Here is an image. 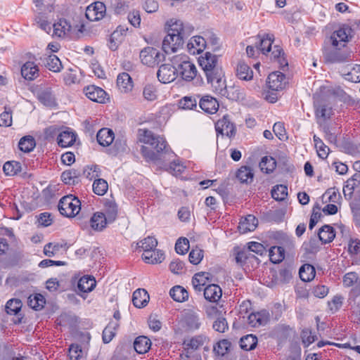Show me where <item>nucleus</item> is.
Listing matches in <instances>:
<instances>
[{"label": "nucleus", "instance_id": "nucleus-56", "mask_svg": "<svg viewBox=\"0 0 360 360\" xmlns=\"http://www.w3.org/2000/svg\"><path fill=\"white\" fill-rule=\"evenodd\" d=\"M345 79L352 82H360V65H355L345 74Z\"/></svg>", "mask_w": 360, "mask_h": 360}, {"label": "nucleus", "instance_id": "nucleus-40", "mask_svg": "<svg viewBox=\"0 0 360 360\" xmlns=\"http://www.w3.org/2000/svg\"><path fill=\"white\" fill-rule=\"evenodd\" d=\"M276 167V162L272 157L265 156L259 162V167L262 172L266 174L272 172Z\"/></svg>", "mask_w": 360, "mask_h": 360}, {"label": "nucleus", "instance_id": "nucleus-33", "mask_svg": "<svg viewBox=\"0 0 360 360\" xmlns=\"http://www.w3.org/2000/svg\"><path fill=\"white\" fill-rule=\"evenodd\" d=\"M120 324L117 321H110L103 331V340L105 343L110 342L116 334Z\"/></svg>", "mask_w": 360, "mask_h": 360}, {"label": "nucleus", "instance_id": "nucleus-12", "mask_svg": "<svg viewBox=\"0 0 360 360\" xmlns=\"http://www.w3.org/2000/svg\"><path fill=\"white\" fill-rule=\"evenodd\" d=\"M84 92L88 98L96 103H104L108 99L106 92L103 89L94 85L85 87Z\"/></svg>", "mask_w": 360, "mask_h": 360}, {"label": "nucleus", "instance_id": "nucleus-14", "mask_svg": "<svg viewBox=\"0 0 360 360\" xmlns=\"http://www.w3.org/2000/svg\"><path fill=\"white\" fill-rule=\"evenodd\" d=\"M351 30V28L348 27H341L331 34L328 43L334 46L340 44L342 46H345V43L349 40L348 37Z\"/></svg>", "mask_w": 360, "mask_h": 360}, {"label": "nucleus", "instance_id": "nucleus-57", "mask_svg": "<svg viewBox=\"0 0 360 360\" xmlns=\"http://www.w3.org/2000/svg\"><path fill=\"white\" fill-rule=\"evenodd\" d=\"M189 249V241L187 238H179L175 244V250L178 254L184 255Z\"/></svg>", "mask_w": 360, "mask_h": 360}, {"label": "nucleus", "instance_id": "nucleus-55", "mask_svg": "<svg viewBox=\"0 0 360 360\" xmlns=\"http://www.w3.org/2000/svg\"><path fill=\"white\" fill-rule=\"evenodd\" d=\"M212 327L214 330L219 333H224L228 330L229 325L226 319L224 317L219 316L214 321Z\"/></svg>", "mask_w": 360, "mask_h": 360}, {"label": "nucleus", "instance_id": "nucleus-62", "mask_svg": "<svg viewBox=\"0 0 360 360\" xmlns=\"http://www.w3.org/2000/svg\"><path fill=\"white\" fill-rule=\"evenodd\" d=\"M82 356L80 346L72 345L69 349V356L71 360H79Z\"/></svg>", "mask_w": 360, "mask_h": 360}, {"label": "nucleus", "instance_id": "nucleus-36", "mask_svg": "<svg viewBox=\"0 0 360 360\" xmlns=\"http://www.w3.org/2000/svg\"><path fill=\"white\" fill-rule=\"evenodd\" d=\"M257 344V338L252 334L247 335L240 338V345L242 349L250 351L254 349Z\"/></svg>", "mask_w": 360, "mask_h": 360}, {"label": "nucleus", "instance_id": "nucleus-18", "mask_svg": "<svg viewBox=\"0 0 360 360\" xmlns=\"http://www.w3.org/2000/svg\"><path fill=\"white\" fill-rule=\"evenodd\" d=\"M258 225V219L252 214H248L239 222L238 230L240 233L253 231Z\"/></svg>", "mask_w": 360, "mask_h": 360}, {"label": "nucleus", "instance_id": "nucleus-52", "mask_svg": "<svg viewBox=\"0 0 360 360\" xmlns=\"http://www.w3.org/2000/svg\"><path fill=\"white\" fill-rule=\"evenodd\" d=\"M39 101L47 106L55 105V97L49 89H46L39 94Z\"/></svg>", "mask_w": 360, "mask_h": 360}, {"label": "nucleus", "instance_id": "nucleus-59", "mask_svg": "<svg viewBox=\"0 0 360 360\" xmlns=\"http://www.w3.org/2000/svg\"><path fill=\"white\" fill-rule=\"evenodd\" d=\"M203 258V252L200 249L192 250L188 256L189 261L193 264H198Z\"/></svg>", "mask_w": 360, "mask_h": 360}, {"label": "nucleus", "instance_id": "nucleus-34", "mask_svg": "<svg viewBox=\"0 0 360 360\" xmlns=\"http://www.w3.org/2000/svg\"><path fill=\"white\" fill-rule=\"evenodd\" d=\"M45 66L51 71L58 72L63 66L60 59L55 55H49L44 58Z\"/></svg>", "mask_w": 360, "mask_h": 360}, {"label": "nucleus", "instance_id": "nucleus-38", "mask_svg": "<svg viewBox=\"0 0 360 360\" xmlns=\"http://www.w3.org/2000/svg\"><path fill=\"white\" fill-rule=\"evenodd\" d=\"M3 170L6 175H16L22 170L21 164L17 161H8L4 165Z\"/></svg>", "mask_w": 360, "mask_h": 360}, {"label": "nucleus", "instance_id": "nucleus-35", "mask_svg": "<svg viewBox=\"0 0 360 360\" xmlns=\"http://www.w3.org/2000/svg\"><path fill=\"white\" fill-rule=\"evenodd\" d=\"M205 38V34L203 36L193 37L188 44V48H194L197 53L202 51L207 47Z\"/></svg>", "mask_w": 360, "mask_h": 360}, {"label": "nucleus", "instance_id": "nucleus-63", "mask_svg": "<svg viewBox=\"0 0 360 360\" xmlns=\"http://www.w3.org/2000/svg\"><path fill=\"white\" fill-rule=\"evenodd\" d=\"M348 251L352 255H358L360 253V240L357 238H351L348 243Z\"/></svg>", "mask_w": 360, "mask_h": 360}, {"label": "nucleus", "instance_id": "nucleus-15", "mask_svg": "<svg viewBox=\"0 0 360 360\" xmlns=\"http://www.w3.org/2000/svg\"><path fill=\"white\" fill-rule=\"evenodd\" d=\"M267 84L270 90L277 91L284 89L285 86V76L281 72H274L269 74Z\"/></svg>", "mask_w": 360, "mask_h": 360}, {"label": "nucleus", "instance_id": "nucleus-32", "mask_svg": "<svg viewBox=\"0 0 360 360\" xmlns=\"http://www.w3.org/2000/svg\"><path fill=\"white\" fill-rule=\"evenodd\" d=\"M319 238L323 243H330L335 238L334 229L329 225H325L319 229Z\"/></svg>", "mask_w": 360, "mask_h": 360}, {"label": "nucleus", "instance_id": "nucleus-64", "mask_svg": "<svg viewBox=\"0 0 360 360\" xmlns=\"http://www.w3.org/2000/svg\"><path fill=\"white\" fill-rule=\"evenodd\" d=\"M34 21L36 24L46 33L49 34L51 32V26L50 23L42 15L37 16Z\"/></svg>", "mask_w": 360, "mask_h": 360}, {"label": "nucleus", "instance_id": "nucleus-46", "mask_svg": "<svg viewBox=\"0 0 360 360\" xmlns=\"http://www.w3.org/2000/svg\"><path fill=\"white\" fill-rule=\"evenodd\" d=\"M22 302L18 299H11L6 304V311L11 315L17 314L21 309Z\"/></svg>", "mask_w": 360, "mask_h": 360}, {"label": "nucleus", "instance_id": "nucleus-2", "mask_svg": "<svg viewBox=\"0 0 360 360\" xmlns=\"http://www.w3.org/2000/svg\"><path fill=\"white\" fill-rule=\"evenodd\" d=\"M214 277L208 272L196 273L192 278V284L195 290L203 292H222L221 288L217 284L212 283Z\"/></svg>", "mask_w": 360, "mask_h": 360}, {"label": "nucleus", "instance_id": "nucleus-16", "mask_svg": "<svg viewBox=\"0 0 360 360\" xmlns=\"http://www.w3.org/2000/svg\"><path fill=\"white\" fill-rule=\"evenodd\" d=\"M269 319V314L266 310L251 313L248 316V323L251 327H257L266 324Z\"/></svg>", "mask_w": 360, "mask_h": 360}, {"label": "nucleus", "instance_id": "nucleus-37", "mask_svg": "<svg viewBox=\"0 0 360 360\" xmlns=\"http://www.w3.org/2000/svg\"><path fill=\"white\" fill-rule=\"evenodd\" d=\"M35 146V140L31 136H25L22 137L18 143L20 150L25 153H30L34 148Z\"/></svg>", "mask_w": 360, "mask_h": 360}, {"label": "nucleus", "instance_id": "nucleus-23", "mask_svg": "<svg viewBox=\"0 0 360 360\" xmlns=\"http://www.w3.org/2000/svg\"><path fill=\"white\" fill-rule=\"evenodd\" d=\"M22 76L27 80H33L39 75V69L34 62L28 61L21 68Z\"/></svg>", "mask_w": 360, "mask_h": 360}, {"label": "nucleus", "instance_id": "nucleus-24", "mask_svg": "<svg viewBox=\"0 0 360 360\" xmlns=\"http://www.w3.org/2000/svg\"><path fill=\"white\" fill-rule=\"evenodd\" d=\"M58 144L63 148L68 147L75 143L76 140V134L69 130L60 132L57 138Z\"/></svg>", "mask_w": 360, "mask_h": 360}, {"label": "nucleus", "instance_id": "nucleus-20", "mask_svg": "<svg viewBox=\"0 0 360 360\" xmlns=\"http://www.w3.org/2000/svg\"><path fill=\"white\" fill-rule=\"evenodd\" d=\"M96 285L95 278L92 276H84L77 282V289L80 292H90Z\"/></svg>", "mask_w": 360, "mask_h": 360}, {"label": "nucleus", "instance_id": "nucleus-30", "mask_svg": "<svg viewBox=\"0 0 360 360\" xmlns=\"http://www.w3.org/2000/svg\"><path fill=\"white\" fill-rule=\"evenodd\" d=\"M28 305L34 310H40L46 304V300L43 294H30L27 298Z\"/></svg>", "mask_w": 360, "mask_h": 360}, {"label": "nucleus", "instance_id": "nucleus-31", "mask_svg": "<svg viewBox=\"0 0 360 360\" xmlns=\"http://www.w3.org/2000/svg\"><path fill=\"white\" fill-rule=\"evenodd\" d=\"M117 85L122 91L127 92L131 90L132 81L129 75L127 72L119 74L117 78Z\"/></svg>", "mask_w": 360, "mask_h": 360}, {"label": "nucleus", "instance_id": "nucleus-26", "mask_svg": "<svg viewBox=\"0 0 360 360\" xmlns=\"http://www.w3.org/2000/svg\"><path fill=\"white\" fill-rule=\"evenodd\" d=\"M53 34L58 37H63L68 34L71 31L70 24L65 19H60L53 25Z\"/></svg>", "mask_w": 360, "mask_h": 360}, {"label": "nucleus", "instance_id": "nucleus-29", "mask_svg": "<svg viewBox=\"0 0 360 360\" xmlns=\"http://www.w3.org/2000/svg\"><path fill=\"white\" fill-rule=\"evenodd\" d=\"M151 345L150 339L146 336H139L136 338L134 342V347L135 351L139 354L146 353Z\"/></svg>", "mask_w": 360, "mask_h": 360}, {"label": "nucleus", "instance_id": "nucleus-49", "mask_svg": "<svg viewBox=\"0 0 360 360\" xmlns=\"http://www.w3.org/2000/svg\"><path fill=\"white\" fill-rule=\"evenodd\" d=\"M140 243L141 245L137 243V248H141V250L144 252L155 249L158 245V241L155 238L148 236L141 240Z\"/></svg>", "mask_w": 360, "mask_h": 360}, {"label": "nucleus", "instance_id": "nucleus-4", "mask_svg": "<svg viewBox=\"0 0 360 360\" xmlns=\"http://www.w3.org/2000/svg\"><path fill=\"white\" fill-rule=\"evenodd\" d=\"M186 56H174L171 61L174 65L176 66L177 73L186 81H191L197 74V70L195 65L188 60Z\"/></svg>", "mask_w": 360, "mask_h": 360}, {"label": "nucleus", "instance_id": "nucleus-8", "mask_svg": "<svg viewBox=\"0 0 360 360\" xmlns=\"http://www.w3.org/2000/svg\"><path fill=\"white\" fill-rule=\"evenodd\" d=\"M323 58L329 63H340L345 61L347 56L341 52L338 46H334L326 42L323 48Z\"/></svg>", "mask_w": 360, "mask_h": 360}, {"label": "nucleus", "instance_id": "nucleus-17", "mask_svg": "<svg viewBox=\"0 0 360 360\" xmlns=\"http://www.w3.org/2000/svg\"><path fill=\"white\" fill-rule=\"evenodd\" d=\"M200 108L207 113L214 114L219 108V103L216 98L206 95L202 96L199 101Z\"/></svg>", "mask_w": 360, "mask_h": 360}, {"label": "nucleus", "instance_id": "nucleus-41", "mask_svg": "<svg viewBox=\"0 0 360 360\" xmlns=\"http://www.w3.org/2000/svg\"><path fill=\"white\" fill-rule=\"evenodd\" d=\"M259 39V44L257 46V49L261 51L263 54H266L271 51V44L274 41V38L269 35H264L262 37L258 36Z\"/></svg>", "mask_w": 360, "mask_h": 360}, {"label": "nucleus", "instance_id": "nucleus-22", "mask_svg": "<svg viewBox=\"0 0 360 360\" xmlns=\"http://www.w3.org/2000/svg\"><path fill=\"white\" fill-rule=\"evenodd\" d=\"M115 139L112 130L107 128L101 129L97 134L96 139L98 143L103 146H110Z\"/></svg>", "mask_w": 360, "mask_h": 360}, {"label": "nucleus", "instance_id": "nucleus-58", "mask_svg": "<svg viewBox=\"0 0 360 360\" xmlns=\"http://www.w3.org/2000/svg\"><path fill=\"white\" fill-rule=\"evenodd\" d=\"M169 269L173 274H181L185 271L184 263L178 259H175L170 263Z\"/></svg>", "mask_w": 360, "mask_h": 360}, {"label": "nucleus", "instance_id": "nucleus-61", "mask_svg": "<svg viewBox=\"0 0 360 360\" xmlns=\"http://www.w3.org/2000/svg\"><path fill=\"white\" fill-rule=\"evenodd\" d=\"M302 248L307 253H315L319 250V246L316 238H311L309 241L304 242Z\"/></svg>", "mask_w": 360, "mask_h": 360}, {"label": "nucleus", "instance_id": "nucleus-1", "mask_svg": "<svg viewBox=\"0 0 360 360\" xmlns=\"http://www.w3.org/2000/svg\"><path fill=\"white\" fill-rule=\"evenodd\" d=\"M139 140L145 144L151 146L150 149L143 146L141 151L144 158L147 160L155 161L160 159V154L167 153L169 146L165 139L161 136L155 134L152 131L147 129H140L138 131Z\"/></svg>", "mask_w": 360, "mask_h": 360}, {"label": "nucleus", "instance_id": "nucleus-44", "mask_svg": "<svg viewBox=\"0 0 360 360\" xmlns=\"http://www.w3.org/2000/svg\"><path fill=\"white\" fill-rule=\"evenodd\" d=\"M65 245H63L59 243H49L44 247V253L49 257H53L57 254L61 248L65 247Z\"/></svg>", "mask_w": 360, "mask_h": 360}, {"label": "nucleus", "instance_id": "nucleus-39", "mask_svg": "<svg viewBox=\"0 0 360 360\" xmlns=\"http://www.w3.org/2000/svg\"><path fill=\"white\" fill-rule=\"evenodd\" d=\"M269 257L272 263L281 262L285 257L283 248L278 246L271 248L269 250Z\"/></svg>", "mask_w": 360, "mask_h": 360}, {"label": "nucleus", "instance_id": "nucleus-5", "mask_svg": "<svg viewBox=\"0 0 360 360\" xmlns=\"http://www.w3.org/2000/svg\"><path fill=\"white\" fill-rule=\"evenodd\" d=\"M81 202L79 200L72 195L63 197L58 203L60 213L67 217L77 215L80 210Z\"/></svg>", "mask_w": 360, "mask_h": 360}, {"label": "nucleus", "instance_id": "nucleus-21", "mask_svg": "<svg viewBox=\"0 0 360 360\" xmlns=\"http://www.w3.org/2000/svg\"><path fill=\"white\" fill-rule=\"evenodd\" d=\"M236 178L242 184H251L254 179L252 169L248 166H241L236 172Z\"/></svg>", "mask_w": 360, "mask_h": 360}, {"label": "nucleus", "instance_id": "nucleus-47", "mask_svg": "<svg viewBox=\"0 0 360 360\" xmlns=\"http://www.w3.org/2000/svg\"><path fill=\"white\" fill-rule=\"evenodd\" d=\"M105 215L106 219L108 223H112L115 221L117 215V207L115 203L108 202L105 203Z\"/></svg>", "mask_w": 360, "mask_h": 360}, {"label": "nucleus", "instance_id": "nucleus-51", "mask_svg": "<svg viewBox=\"0 0 360 360\" xmlns=\"http://www.w3.org/2000/svg\"><path fill=\"white\" fill-rule=\"evenodd\" d=\"M316 108L315 112L316 117H322L323 119L329 118L331 113V108L327 105L323 103H314Z\"/></svg>", "mask_w": 360, "mask_h": 360}, {"label": "nucleus", "instance_id": "nucleus-13", "mask_svg": "<svg viewBox=\"0 0 360 360\" xmlns=\"http://www.w3.org/2000/svg\"><path fill=\"white\" fill-rule=\"evenodd\" d=\"M205 340L206 337L203 335H198L186 339L183 342V348L185 350V353L181 354V358L184 359V358L190 357L189 350L197 349L204 344Z\"/></svg>", "mask_w": 360, "mask_h": 360}, {"label": "nucleus", "instance_id": "nucleus-9", "mask_svg": "<svg viewBox=\"0 0 360 360\" xmlns=\"http://www.w3.org/2000/svg\"><path fill=\"white\" fill-rule=\"evenodd\" d=\"M177 69L176 65L170 64L162 65L158 72L157 77L159 81L164 84L173 82L177 77Z\"/></svg>", "mask_w": 360, "mask_h": 360}, {"label": "nucleus", "instance_id": "nucleus-6", "mask_svg": "<svg viewBox=\"0 0 360 360\" xmlns=\"http://www.w3.org/2000/svg\"><path fill=\"white\" fill-rule=\"evenodd\" d=\"M140 58L143 64L155 66L165 60V55L153 47H146L140 52Z\"/></svg>", "mask_w": 360, "mask_h": 360}, {"label": "nucleus", "instance_id": "nucleus-7", "mask_svg": "<svg viewBox=\"0 0 360 360\" xmlns=\"http://www.w3.org/2000/svg\"><path fill=\"white\" fill-rule=\"evenodd\" d=\"M184 35L168 33L162 41V49L166 53H174L183 46L184 42Z\"/></svg>", "mask_w": 360, "mask_h": 360}, {"label": "nucleus", "instance_id": "nucleus-28", "mask_svg": "<svg viewBox=\"0 0 360 360\" xmlns=\"http://www.w3.org/2000/svg\"><path fill=\"white\" fill-rule=\"evenodd\" d=\"M300 278L304 282L312 281L316 275V271L314 266L309 264H303L299 270Z\"/></svg>", "mask_w": 360, "mask_h": 360}, {"label": "nucleus", "instance_id": "nucleus-42", "mask_svg": "<svg viewBox=\"0 0 360 360\" xmlns=\"http://www.w3.org/2000/svg\"><path fill=\"white\" fill-rule=\"evenodd\" d=\"M169 29L168 33L176 34L179 35H184V37L186 36L185 32L183 22L180 20L172 19L169 22H168Z\"/></svg>", "mask_w": 360, "mask_h": 360}, {"label": "nucleus", "instance_id": "nucleus-19", "mask_svg": "<svg viewBox=\"0 0 360 360\" xmlns=\"http://www.w3.org/2000/svg\"><path fill=\"white\" fill-rule=\"evenodd\" d=\"M199 63L205 72L220 66L217 56L210 52H206L205 56L200 58Z\"/></svg>", "mask_w": 360, "mask_h": 360}, {"label": "nucleus", "instance_id": "nucleus-54", "mask_svg": "<svg viewBox=\"0 0 360 360\" xmlns=\"http://www.w3.org/2000/svg\"><path fill=\"white\" fill-rule=\"evenodd\" d=\"M149 294H133L132 302L137 308L144 307L149 302Z\"/></svg>", "mask_w": 360, "mask_h": 360}, {"label": "nucleus", "instance_id": "nucleus-3", "mask_svg": "<svg viewBox=\"0 0 360 360\" xmlns=\"http://www.w3.org/2000/svg\"><path fill=\"white\" fill-rule=\"evenodd\" d=\"M207 82L211 84L213 90L223 96L229 97L224 73L221 66L205 72Z\"/></svg>", "mask_w": 360, "mask_h": 360}, {"label": "nucleus", "instance_id": "nucleus-50", "mask_svg": "<svg viewBox=\"0 0 360 360\" xmlns=\"http://www.w3.org/2000/svg\"><path fill=\"white\" fill-rule=\"evenodd\" d=\"M108 185L103 179H96L93 184V191L98 195H103L108 191Z\"/></svg>", "mask_w": 360, "mask_h": 360}, {"label": "nucleus", "instance_id": "nucleus-48", "mask_svg": "<svg viewBox=\"0 0 360 360\" xmlns=\"http://www.w3.org/2000/svg\"><path fill=\"white\" fill-rule=\"evenodd\" d=\"M230 346L231 343L228 340H220L214 346V352L219 356H224L228 353Z\"/></svg>", "mask_w": 360, "mask_h": 360}, {"label": "nucleus", "instance_id": "nucleus-60", "mask_svg": "<svg viewBox=\"0 0 360 360\" xmlns=\"http://www.w3.org/2000/svg\"><path fill=\"white\" fill-rule=\"evenodd\" d=\"M248 250H250V252H255L259 255H263L264 254L266 253V250L264 248V246L257 242H250L248 243Z\"/></svg>", "mask_w": 360, "mask_h": 360}, {"label": "nucleus", "instance_id": "nucleus-27", "mask_svg": "<svg viewBox=\"0 0 360 360\" xmlns=\"http://www.w3.org/2000/svg\"><path fill=\"white\" fill-rule=\"evenodd\" d=\"M236 76L241 80L250 81L253 77V71L244 62H239L236 67Z\"/></svg>", "mask_w": 360, "mask_h": 360}, {"label": "nucleus", "instance_id": "nucleus-25", "mask_svg": "<svg viewBox=\"0 0 360 360\" xmlns=\"http://www.w3.org/2000/svg\"><path fill=\"white\" fill-rule=\"evenodd\" d=\"M91 228L97 231H101L105 228L108 223L105 215L103 212H96L91 218L90 220Z\"/></svg>", "mask_w": 360, "mask_h": 360}, {"label": "nucleus", "instance_id": "nucleus-10", "mask_svg": "<svg viewBox=\"0 0 360 360\" xmlns=\"http://www.w3.org/2000/svg\"><path fill=\"white\" fill-rule=\"evenodd\" d=\"M106 11L105 6L101 1L90 4L86 9V17L90 21H97L102 19Z\"/></svg>", "mask_w": 360, "mask_h": 360}, {"label": "nucleus", "instance_id": "nucleus-45", "mask_svg": "<svg viewBox=\"0 0 360 360\" xmlns=\"http://www.w3.org/2000/svg\"><path fill=\"white\" fill-rule=\"evenodd\" d=\"M207 47L212 51H217L220 48L219 39L212 32L205 33Z\"/></svg>", "mask_w": 360, "mask_h": 360}, {"label": "nucleus", "instance_id": "nucleus-43", "mask_svg": "<svg viewBox=\"0 0 360 360\" xmlns=\"http://www.w3.org/2000/svg\"><path fill=\"white\" fill-rule=\"evenodd\" d=\"M288 195V188L284 185H276L271 190L272 198L277 201L284 200Z\"/></svg>", "mask_w": 360, "mask_h": 360}, {"label": "nucleus", "instance_id": "nucleus-53", "mask_svg": "<svg viewBox=\"0 0 360 360\" xmlns=\"http://www.w3.org/2000/svg\"><path fill=\"white\" fill-rule=\"evenodd\" d=\"M180 108L193 110L197 107V100L193 96H184L179 102Z\"/></svg>", "mask_w": 360, "mask_h": 360}, {"label": "nucleus", "instance_id": "nucleus-11", "mask_svg": "<svg viewBox=\"0 0 360 360\" xmlns=\"http://www.w3.org/2000/svg\"><path fill=\"white\" fill-rule=\"evenodd\" d=\"M215 129L217 133L229 137L234 136L236 131L235 125L230 121L228 115H224L217 122Z\"/></svg>", "mask_w": 360, "mask_h": 360}]
</instances>
